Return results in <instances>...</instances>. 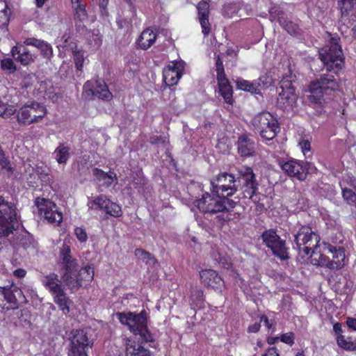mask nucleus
Listing matches in <instances>:
<instances>
[{
    "label": "nucleus",
    "instance_id": "obj_1",
    "mask_svg": "<svg viewBox=\"0 0 356 356\" xmlns=\"http://www.w3.org/2000/svg\"><path fill=\"white\" fill-rule=\"evenodd\" d=\"M238 177L232 174L223 172L211 180V192L213 195L227 197L233 195L241 186L245 198L252 199L258 190V183L251 168L242 166L238 170Z\"/></svg>",
    "mask_w": 356,
    "mask_h": 356
},
{
    "label": "nucleus",
    "instance_id": "obj_2",
    "mask_svg": "<svg viewBox=\"0 0 356 356\" xmlns=\"http://www.w3.org/2000/svg\"><path fill=\"white\" fill-rule=\"evenodd\" d=\"M194 205L204 213H224L234 209L236 202L232 200L204 191L202 184H193L188 188Z\"/></svg>",
    "mask_w": 356,
    "mask_h": 356
},
{
    "label": "nucleus",
    "instance_id": "obj_3",
    "mask_svg": "<svg viewBox=\"0 0 356 356\" xmlns=\"http://www.w3.org/2000/svg\"><path fill=\"white\" fill-rule=\"evenodd\" d=\"M116 316L119 321L128 326L129 330L134 334H138L145 341H152V336L147 327V313L145 310L139 314L134 312H118Z\"/></svg>",
    "mask_w": 356,
    "mask_h": 356
},
{
    "label": "nucleus",
    "instance_id": "obj_4",
    "mask_svg": "<svg viewBox=\"0 0 356 356\" xmlns=\"http://www.w3.org/2000/svg\"><path fill=\"white\" fill-rule=\"evenodd\" d=\"M339 38L332 37L329 43L319 52V57L327 72L333 71L336 74L343 66V56L339 44Z\"/></svg>",
    "mask_w": 356,
    "mask_h": 356
},
{
    "label": "nucleus",
    "instance_id": "obj_5",
    "mask_svg": "<svg viewBox=\"0 0 356 356\" xmlns=\"http://www.w3.org/2000/svg\"><path fill=\"white\" fill-rule=\"evenodd\" d=\"M42 282L45 289L53 296L54 302L59 307L64 314L70 312V300L67 297L65 287L57 274L51 273L44 275Z\"/></svg>",
    "mask_w": 356,
    "mask_h": 356
},
{
    "label": "nucleus",
    "instance_id": "obj_6",
    "mask_svg": "<svg viewBox=\"0 0 356 356\" xmlns=\"http://www.w3.org/2000/svg\"><path fill=\"white\" fill-rule=\"evenodd\" d=\"M94 270L90 266H86L78 270V265L71 270L61 273V279L68 289L72 291H77L80 287H86L90 284L94 278Z\"/></svg>",
    "mask_w": 356,
    "mask_h": 356
},
{
    "label": "nucleus",
    "instance_id": "obj_7",
    "mask_svg": "<svg viewBox=\"0 0 356 356\" xmlns=\"http://www.w3.org/2000/svg\"><path fill=\"white\" fill-rule=\"evenodd\" d=\"M339 88V83L332 74H322L309 86V99L314 104H321L325 95H330Z\"/></svg>",
    "mask_w": 356,
    "mask_h": 356
},
{
    "label": "nucleus",
    "instance_id": "obj_8",
    "mask_svg": "<svg viewBox=\"0 0 356 356\" xmlns=\"http://www.w3.org/2000/svg\"><path fill=\"white\" fill-rule=\"evenodd\" d=\"M295 79L296 76L289 72L282 76L280 82L281 91L278 94L277 106L283 110L291 111L296 106L298 96L293 86Z\"/></svg>",
    "mask_w": 356,
    "mask_h": 356
},
{
    "label": "nucleus",
    "instance_id": "obj_9",
    "mask_svg": "<svg viewBox=\"0 0 356 356\" xmlns=\"http://www.w3.org/2000/svg\"><path fill=\"white\" fill-rule=\"evenodd\" d=\"M254 129L266 140H273L280 131L277 120L269 112H261L252 119Z\"/></svg>",
    "mask_w": 356,
    "mask_h": 356
},
{
    "label": "nucleus",
    "instance_id": "obj_10",
    "mask_svg": "<svg viewBox=\"0 0 356 356\" xmlns=\"http://www.w3.org/2000/svg\"><path fill=\"white\" fill-rule=\"evenodd\" d=\"M18 227L15 204L0 196V234L8 236Z\"/></svg>",
    "mask_w": 356,
    "mask_h": 356
},
{
    "label": "nucleus",
    "instance_id": "obj_11",
    "mask_svg": "<svg viewBox=\"0 0 356 356\" xmlns=\"http://www.w3.org/2000/svg\"><path fill=\"white\" fill-rule=\"evenodd\" d=\"M68 356H88L93 341L83 330H73L70 334Z\"/></svg>",
    "mask_w": 356,
    "mask_h": 356
},
{
    "label": "nucleus",
    "instance_id": "obj_12",
    "mask_svg": "<svg viewBox=\"0 0 356 356\" xmlns=\"http://www.w3.org/2000/svg\"><path fill=\"white\" fill-rule=\"evenodd\" d=\"M47 113V108L43 104L32 102L18 110L17 120L20 124L29 125L41 121Z\"/></svg>",
    "mask_w": 356,
    "mask_h": 356
},
{
    "label": "nucleus",
    "instance_id": "obj_13",
    "mask_svg": "<svg viewBox=\"0 0 356 356\" xmlns=\"http://www.w3.org/2000/svg\"><path fill=\"white\" fill-rule=\"evenodd\" d=\"M282 170L289 177L303 181L308 173H314L317 169L314 164L307 161L290 159L280 163Z\"/></svg>",
    "mask_w": 356,
    "mask_h": 356
},
{
    "label": "nucleus",
    "instance_id": "obj_14",
    "mask_svg": "<svg viewBox=\"0 0 356 356\" xmlns=\"http://www.w3.org/2000/svg\"><path fill=\"white\" fill-rule=\"evenodd\" d=\"M295 242L300 251L303 246V252L305 255H309L314 253V250L318 246L320 237L312 231L311 227L303 226L295 235Z\"/></svg>",
    "mask_w": 356,
    "mask_h": 356
},
{
    "label": "nucleus",
    "instance_id": "obj_15",
    "mask_svg": "<svg viewBox=\"0 0 356 356\" xmlns=\"http://www.w3.org/2000/svg\"><path fill=\"white\" fill-rule=\"evenodd\" d=\"M40 214L49 223L58 225L63 220V214L55 203L48 199L38 197L35 202Z\"/></svg>",
    "mask_w": 356,
    "mask_h": 356
},
{
    "label": "nucleus",
    "instance_id": "obj_16",
    "mask_svg": "<svg viewBox=\"0 0 356 356\" xmlns=\"http://www.w3.org/2000/svg\"><path fill=\"white\" fill-rule=\"evenodd\" d=\"M261 238L264 243L269 248L275 256L281 260L289 259L287 249L285 247V242L273 229L264 232Z\"/></svg>",
    "mask_w": 356,
    "mask_h": 356
},
{
    "label": "nucleus",
    "instance_id": "obj_17",
    "mask_svg": "<svg viewBox=\"0 0 356 356\" xmlns=\"http://www.w3.org/2000/svg\"><path fill=\"white\" fill-rule=\"evenodd\" d=\"M88 205L91 209H101L111 216L118 218L122 216L121 207L115 202H111L105 195H100L88 202Z\"/></svg>",
    "mask_w": 356,
    "mask_h": 356
},
{
    "label": "nucleus",
    "instance_id": "obj_18",
    "mask_svg": "<svg viewBox=\"0 0 356 356\" xmlns=\"http://www.w3.org/2000/svg\"><path fill=\"white\" fill-rule=\"evenodd\" d=\"M184 65L181 62H171L163 72V81L167 86L176 85L182 75Z\"/></svg>",
    "mask_w": 356,
    "mask_h": 356
},
{
    "label": "nucleus",
    "instance_id": "obj_19",
    "mask_svg": "<svg viewBox=\"0 0 356 356\" xmlns=\"http://www.w3.org/2000/svg\"><path fill=\"white\" fill-rule=\"evenodd\" d=\"M74 12L75 25L79 31L86 28V24L88 22V16L86 10V3L83 0H71Z\"/></svg>",
    "mask_w": 356,
    "mask_h": 356
},
{
    "label": "nucleus",
    "instance_id": "obj_20",
    "mask_svg": "<svg viewBox=\"0 0 356 356\" xmlns=\"http://www.w3.org/2000/svg\"><path fill=\"white\" fill-rule=\"evenodd\" d=\"M209 0H202L196 6L198 19L202 27V32L207 36L211 31V24L209 21L210 14Z\"/></svg>",
    "mask_w": 356,
    "mask_h": 356
},
{
    "label": "nucleus",
    "instance_id": "obj_21",
    "mask_svg": "<svg viewBox=\"0 0 356 356\" xmlns=\"http://www.w3.org/2000/svg\"><path fill=\"white\" fill-rule=\"evenodd\" d=\"M323 251L332 254V263L336 270L341 269L345 266V250L341 246H334L327 243H323Z\"/></svg>",
    "mask_w": 356,
    "mask_h": 356
},
{
    "label": "nucleus",
    "instance_id": "obj_22",
    "mask_svg": "<svg viewBox=\"0 0 356 356\" xmlns=\"http://www.w3.org/2000/svg\"><path fill=\"white\" fill-rule=\"evenodd\" d=\"M202 282L208 287L220 289L224 286V282L218 273L211 269L202 270L200 273Z\"/></svg>",
    "mask_w": 356,
    "mask_h": 356
},
{
    "label": "nucleus",
    "instance_id": "obj_23",
    "mask_svg": "<svg viewBox=\"0 0 356 356\" xmlns=\"http://www.w3.org/2000/svg\"><path fill=\"white\" fill-rule=\"evenodd\" d=\"M26 45L33 46L40 51L43 58L49 59L53 57L54 51L51 45L47 42L35 38H29L24 41Z\"/></svg>",
    "mask_w": 356,
    "mask_h": 356
},
{
    "label": "nucleus",
    "instance_id": "obj_24",
    "mask_svg": "<svg viewBox=\"0 0 356 356\" xmlns=\"http://www.w3.org/2000/svg\"><path fill=\"white\" fill-rule=\"evenodd\" d=\"M126 356H151L148 349L136 343L131 338L124 339Z\"/></svg>",
    "mask_w": 356,
    "mask_h": 356
},
{
    "label": "nucleus",
    "instance_id": "obj_25",
    "mask_svg": "<svg viewBox=\"0 0 356 356\" xmlns=\"http://www.w3.org/2000/svg\"><path fill=\"white\" fill-rule=\"evenodd\" d=\"M60 259L62 260V268L60 270V274L67 270H71L74 267H76V261L72 259L71 256V249L70 245L63 243L60 251Z\"/></svg>",
    "mask_w": 356,
    "mask_h": 356
},
{
    "label": "nucleus",
    "instance_id": "obj_26",
    "mask_svg": "<svg viewBox=\"0 0 356 356\" xmlns=\"http://www.w3.org/2000/svg\"><path fill=\"white\" fill-rule=\"evenodd\" d=\"M255 143L247 135H242L238 140V152L241 156H250L254 154Z\"/></svg>",
    "mask_w": 356,
    "mask_h": 356
},
{
    "label": "nucleus",
    "instance_id": "obj_27",
    "mask_svg": "<svg viewBox=\"0 0 356 356\" xmlns=\"http://www.w3.org/2000/svg\"><path fill=\"white\" fill-rule=\"evenodd\" d=\"M11 54L13 58L23 65L29 64L33 60L32 54L23 45L13 47Z\"/></svg>",
    "mask_w": 356,
    "mask_h": 356
},
{
    "label": "nucleus",
    "instance_id": "obj_28",
    "mask_svg": "<svg viewBox=\"0 0 356 356\" xmlns=\"http://www.w3.org/2000/svg\"><path fill=\"white\" fill-rule=\"evenodd\" d=\"M93 175L98 181L102 182L101 186L105 188L109 187L113 180L117 179V175L114 172L109 171L108 172H105L99 168L93 170Z\"/></svg>",
    "mask_w": 356,
    "mask_h": 356
},
{
    "label": "nucleus",
    "instance_id": "obj_29",
    "mask_svg": "<svg viewBox=\"0 0 356 356\" xmlns=\"http://www.w3.org/2000/svg\"><path fill=\"white\" fill-rule=\"evenodd\" d=\"M156 33L150 29L144 30L140 34L138 44L142 49H147L155 42Z\"/></svg>",
    "mask_w": 356,
    "mask_h": 356
},
{
    "label": "nucleus",
    "instance_id": "obj_30",
    "mask_svg": "<svg viewBox=\"0 0 356 356\" xmlns=\"http://www.w3.org/2000/svg\"><path fill=\"white\" fill-rule=\"evenodd\" d=\"M92 92L95 96L104 100H109L112 97L111 92L103 81H97Z\"/></svg>",
    "mask_w": 356,
    "mask_h": 356
},
{
    "label": "nucleus",
    "instance_id": "obj_31",
    "mask_svg": "<svg viewBox=\"0 0 356 356\" xmlns=\"http://www.w3.org/2000/svg\"><path fill=\"white\" fill-rule=\"evenodd\" d=\"M204 302L203 291L198 287L193 288L190 296V305L193 309L201 308Z\"/></svg>",
    "mask_w": 356,
    "mask_h": 356
},
{
    "label": "nucleus",
    "instance_id": "obj_32",
    "mask_svg": "<svg viewBox=\"0 0 356 356\" xmlns=\"http://www.w3.org/2000/svg\"><path fill=\"white\" fill-rule=\"evenodd\" d=\"M54 154L59 164H65L70 157V147L60 143L54 150Z\"/></svg>",
    "mask_w": 356,
    "mask_h": 356
},
{
    "label": "nucleus",
    "instance_id": "obj_33",
    "mask_svg": "<svg viewBox=\"0 0 356 356\" xmlns=\"http://www.w3.org/2000/svg\"><path fill=\"white\" fill-rule=\"evenodd\" d=\"M218 88L219 92L223 97L225 102L229 105H232L234 102L233 90L229 82L218 85Z\"/></svg>",
    "mask_w": 356,
    "mask_h": 356
},
{
    "label": "nucleus",
    "instance_id": "obj_34",
    "mask_svg": "<svg viewBox=\"0 0 356 356\" xmlns=\"http://www.w3.org/2000/svg\"><path fill=\"white\" fill-rule=\"evenodd\" d=\"M68 48L71 50L72 53L74 55V60L76 69L79 70H81L84 62L83 53L82 52V51L79 50L77 49L76 44L73 42L69 44Z\"/></svg>",
    "mask_w": 356,
    "mask_h": 356
},
{
    "label": "nucleus",
    "instance_id": "obj_35",
    "mask_svg": "<svg viewBox=\"0 0 356 356\" xmlns=\"http://www.w3.org/2000/svg\"><path fill=\"white\" fill-rule=\"evenodd\" d=\"M237 88L240 90L250 92L252 94H257L259 92V84L257 83H251L246 80H238L236 81Z\"/></svg>",
    "mask_w": 356,
    "mask_h": 356
},
{
    "label": "nucleus",
    "instance_id": "obj_36",
    "mask_svg": "<svg viewBox=\"0 0 356 356\" xmlns=\"http://www.w3.org/2000/svg\"><path fill=\"white\" fill-rule=\"evenodd\" d=\"M10 11L5 0H0V26L8 25Z\"/></svg>",
    "mask_w": 356,
    "mask_h": 356
},
{
    "label": "nucleus",
    "instance_id": "obj_37",
    "mask_svg": "<svg viewBox=\"0 0 356 356\" xmlns=\"http://www.w3.org/2000/svg\"><path fill=\"white\" fill-rule=\"evenodd\" d=\"M337 344L341 348L348 351H356V340H351V338L348 337L345 339L344 336H340L337 339Z\"/></svg>",
    "mask_w": 356,
    "mask_h": 356
},
{
    "label": "nucleus",
    "instance_id": "obj_38",
    "mask_svg": "<svg viewBox=\"0 0 356 356\" xmlns=\"http://www.w3.org/2000/svg\"><path fill=\"white\" fill-rule=\"evenodd\" d=\"M339 6L343 17L356 7V0H339Z\"/></svg>",
    "mask_w": 356,
    "mask_h": 356
},
{
    "label": "nucleus",
    "instance_id": "obj_39",
    "mask_svg": "<svg viewBox=\"0 0 356 356\" xmlns=\"http://www.w3.org/2000/svg\"><path fill=\"white\" fill-rule=\"evenodd\" d=\"M2 293L4 299L7 301L8 303L10 305L12 309H15L18 307L19 305L17 302V300L15 298V292H13V289L3 288Z\"/></svg>",
    "mask_w": 356,
    "mask_h": 356
},
{
    "label": "nucleus",
    "instance_id": "obj_40",
    "mask_svg": "<svg viewBox=\"0 0 356 356\" xmlns=\"http://www.w3.org/2000/svg\"><path fill=\"white\" fill-rule=\"evenodd\" d=\"M343 200L350 206L356 207V193L347 187H343L341 189Z\"/></svg>",
    "mask_w": 356,
    "mask_h": 356
},
{
    "label": "nucleus",
    "instance_id": "obj_41",
    "mask_svg": "<svg viewBox=\"0 0 356 356\" xmlns=\"http://www.w3.org/2000/svg\"><path fill=\"white\" fill-rule=\"evenodd\" d=\"M0 166L2 170L6 171L9 175H12L14 169L9 159L6 156L3 150L0 147Z\"/></svg>",
    "mask_w": 356,
    "mask_h": 356
},
{
    "label": "nucleus",
    "instance_id": "obj_42",
    "mask_svg": "<svg viewBox=\"0 0 356 356\" xmlns=\"http://www.w3.org/2000/svg\"><path fill=\"white\" fill-rule=\"evenodd\" d=\"M16 112L13 106L8 105L0 100V116L3 118H8Z\"/></svg>",
    "mask_w": 356,
    "mask_h": 356
},
{
    "label": "nucleus",
    "instance_id": "obj_43",
    "mask_svg": "<svg viewBox=\"0 0 356 356\" xmlns=\"http://www.w3.org/2000/svg\"><path fill=\"white\" fill-rule=\"evenodd\" d=\"M1 67L3 71H6L8 74H13L17 70L16 65L13 60L9 58L1 60Z\"/></svg>",
    "mask_w": 356,
    "mask_h": 356
},
{
    "label": "nucleus",
    "instance_id": "obj_44",
    "mask_svg": "<svg viewBox=\"0 0 356 356\" xmlns=\"http://www.w3.org/2000/svg\"><path fill=\"white\" fill-rule=\"evenodd\" d=\"M347 186L353 188L356 191V179L351 174H346L340 181L341 189Z\"/></svg>",
    "mask_w": 356,
    "mask_h": 356
},
{
    "label": "nucleus",
    "instance_id": "obj_45",
    "mask_svg": "<svg viewBox=\"0 0 356 356\" xmlns=\"http://www.w3.org/2000/svg\"><path fill=\"white\" fill-rule=\"evenodd\" d=\"M316 261L315 264L321 266H325L329 269L334 270V264L332 261H330V259L324 254H320L318 256V259H314Z\"/></svg>",
    "mask_w": 356,
    "mask_h": 356
},
{
    "label": "nucleus",
    "instance_id": "obj_46",
    "mask_svg": "<svg viewBox=\"0 0 356 356\" xmlns=\"http://www.w3.org/2000/svg\"><path fill=\"white\" fill-rule=\"evenodd\" d=\"M238 11V7L236 4H227L222 8V13L224 17L231 18Z\"/></svg>",
    "mask_w": 356,
    "mask_h": 356
},
{
    "label": "nucleus",
    "instance_id": "obj_47",
    "mask_svg": "<svg viewBox=\"0 0 356 356\" xmlns=\"http://www.w3.org/2000/svg\"><path fill=\"white\" fill-rule=\"evenodd\" d=\"M135 254L140 259L145 261L147 263L152 261L153 264L156 262L155 258L148 252L143 249H136Z\"/></svg>",
    "mask_w": 356,
    "mask_h": 356
},
{
    "label": "nucleus",
    "instance_id": "obj_48",
    "mask_svg": "<svg viewBox=\"0 0 356 356\" xmlns=\"http://www.w3.org/2000/svg\"><path fill=\"white\" fill-rule=\"evenodd\" d=\"M74 234L80 243H85L88 240V234L84 228L77 227L74 229Z\"/></svg>",
    "mask_w": 356,
    "mask_h": 356
},
{
    "label": "nucleus",
    "instance_id": "obj_49",
    "mask_svg": "<svg viewBox=\"0 0 356 356\" xmlns=\"http://www.w3.org/2000/svg\"><path fill=\"white\" fill-rule=\"evenodd\" d=\"M295 334L293 332H289L282 334L280 337V340L289 346H292L294 343Z\"/></svg>",
    "mask_w": 356,
    "mask_h": 356
},
{
    "label": "nucleus",
    "instance_id": "obj_50",
    "mask_svg": "<svg viewBox=\"0 0 356 356\" xmlns=\"http://www.w3.org/2000/svg\"><path fill=\"white\" fill-rule=\"evenodd\" d=\"M19 245L24 250L33 248V239L30 236H23L19 241Z\"/></svg>",
    "mask_w": 356,
    "mask_h": 356
},
{
    "label": "nucleus",
    "instance_id": "obj_51",
    "mask_svg": "<svg viewBox=\"0 0 356 356\" xmlns=\"http://www.w3.org/2000/svg\"><path fill=\"white\" fill-rule=\"evenodd\" d=\"M13 292H15V296L17 300V302H18L19 305L22 303L26 302V298L24 296V293L20 289H19L17 287H14L13 289Z\"/></svg>",
    "mask_w": 356,
    "mask_h": 356
},
{
    "label": "nucleus",
    "instance_id": "obj_52",
    "mask_svg": "<svg viewBox=\"0 0 356 356\" xmlns=\"http://www.w3.org/2000/svg\"><path fill=\"white\" fill-rule=\"evenodd\" d=\"M299 146L303 154L307 157V154L309 153L311 150L310 142L307 140H302L299 143Z\"/></svg>",
    "mask_w": 356,
    "mask_h": 356
},
{
    "label": "nucleus",
    "instance_id": "obj_53",
    "mask_svg": "<svg viewBox=\"0 0 356 356\" xmlns=\"http://www.w3.org/2000/svg\"><path fill=\"white\" fill-rule=\"evenodd\" d=\"M216 73L218 85L229 82L228 79L226 78L225 70L222 71H216Z\"/></svg>",
    "mask_w": 356,
    "mask_h": 356
},
{
    "label": "nucleus",
    "instance_id": "obj_54",
    "mask_svg": "<svg viewBox=\"0 0 356 356\" xmlns=\"http://www.w3.org/2000/svg\"><path fill=\"white\" fill-rule=\"evenodd\" d=\"M261 356H280V354L277 348L270 347Z\"/></svg>",
    "mask_w": 356,
    "mask_h": 356
},
{
    "label": "nucleus",
    "instance_id": "obj_55",
    "mask_svg": "<svg viewBox=\"0 0 356 356\" xmlns=\"http://www.w3.org/2000/svg\"><path fill=\"white\" fill-rule=\"evenodd\" d=\"M165 138H161L158 136H154L150 138V143L154 145L165 144Z\"/></svg>",
    "mask_w": 356,
    "mask_h": 356
},
{
    "label": "nucleus",
    "instance_id": "obj_56",
    "mask_svg": "<svg viewBox=\"0 0 356 356\" xmlns=\"http://www.w3.org/2000/svg\"><path fill=\"white\" fill-rule=\"evenodd\" d=\"M333 330L337 336V339H338L340 336H343L341 334L342 329H341V324L340 323H336L334 324Z\"/></svg>",
    "mask_w": 356,
    "mask_h": 356
},
{
    "label": "nucleus",
    "instance_id": "obj_57",
    "mask_svg": "<svg viewBox=\"0 0 356 356\" xmlns=\"http://www.w3.org/2000/svg\"><path fill=\"white\" fill-rule=\"evenodd\" d=\"M284 29L288 33L292 35L296 33V26L294 25L292 22H289L285 25Z\"/></svg>",
    "mask_w": 356,
    "mask_h": 356
},
{
    "label": "nucleus",
    "instance_id": "obj_58",
    "mask_svg": "<svg viewBox=\"0 0 356 356\" xmlns=\"http://www.w3.org/2000/svg\"><path fill=\"white\" fill-rule=\"evenodd\" d=\"M219 263L222 265L224 268L229 269L232 267V263L227 258H220Z\"/></svg>",
    "mask_w": 356,
    "mask_h": 356
},
{
    "label": "nucleus",
    "instance_id": "obj_59",
    "mask_svg": "<svg viewBox=\"0 0 356 356\" xmlns=\"http://www.w3.org/2000/svg\"><path fill=\"white\" fill-rule=\"evenodd\" d=\"M261 322L263 323L264 326H266L268 329L271 328L272 321H270L266 316L264 315L261 317Z\"/></svg>",
    "mask_w": 356,
    "mask_h": 356
},
{
    "label": "nucleus",
    "instance_id": "obj_60",
    "mask_svg": "<svg viewBox=\"0 0 356 356\" xmlns=\"http://www.w3.org/2000/svg\"><path fill=\"white\" fill-rule=\"evenodd\" d=\"M347 325L348 327L356 330V318H348L346 321Z\"/></svg>",
    "mask_w": 356,
    "mask_h": 356
},
{
    "label": "nucleus",
    "instance_id": "obj_61",
    "mask_svg": "<svg viewBox=\"0 0 356 356\" xmlns=\"http://www.w3.org/2000/svg\"><path fill=\"white\" fill-rule=\"evenodd\" d=\"M26 270L22 268H18L13 272V275L17 277H24L26 275Z\"/></svg>",
    "mask_w": 356,
    "mask_h": 356
},
{
    "label": "nucleus",
    "instance_id": "obj_62",
    "mask_svg": "<svg viewBox=\"0 0 356 356\" xmlns=\"http://www.w3.org/2000/svg\"><path fill=\"white\" fill-rule=\"evenodd\" d=\"M92 37L95 46L99 47L102 44L101 37L97 34H92Z\"/></svg>",
    "mask_w": 356,
    "mask_h": 356
},
{
    "label": "nucleus",
    "instance_id": "obj_63",
    "mask_svg": "<svg viewBox=\"0 0 356 356\" xmlns=\"http://www.w3.org/2000/svg\"><path fill=\"white\" fill-rule=\"evenodd\" d=\"M216 71H220V70L222 71L224 70L222 61L219 56H218V58L216 60Z\"/></svg>",
    "mask_w": 356,
    "mask_h": 356
},
{
    "label": "nucleus",
    "instance_id": "obj_64",
    "mask_svg": "<svg viewBox=\"0 0 356 356\" xmlns=\"http://www.w3.org/2000/svg\"><path fill=\"white\" fill-rule=\"evenodd\" d=\"M108 3V0H99V6L102 13L106 12Z\"/></svg>",
    "mask_w": 356,
    "mask_h": 356
}]
</instances>
